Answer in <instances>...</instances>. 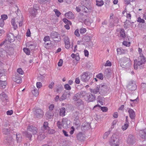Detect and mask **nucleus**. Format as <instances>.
<instances>
[{"label": "nucleus", "instance_id": "obj_53", "mask_svg": "<svg viewBox=\"0 0 146 146\" xmlns=\"http://www.w3.org/2000/svg\"><path fill=\"white\" fill-rule=\"evenodd\" d=\"M101 109L104 112H106L108 110L107 108L106 107H102Z\"/></svg>", "mask_w": 146, "mask_h": 146}, {"label": "nucleus", "instance_id": "obj_39", "mask_svg": "<svg viewBox=\"0 0 146 146\" xmlns=\"http://www.w3.org/2000/svg\"><path fill=\"white\" fill-rule=\"evenodd\" d=\"M120 35L121 37L124 38L125 37V31L124 29H121L120 31Z\"/></svg>", "mask_w": 146, "mask_h": 146}, {"label": "nucleus", "instance_id": "obj_62", "mask_svg": "<svg viewBox=\"0 0 146 146\" xmlns=\"http://www.w3.org/2000/svg\"><path fill=\"white\" fill-rule=\"evenodd\" d=\"M7 114L8 115H11L13 113V111L12 110H10L7 111Z\"/></svg>", "mask_w": 146, "mask_h": 146}, {"label": "nucleus", "instance_id": "obj_41", "mask_svg": "<svg viewBox=\"0 0 146 146\" xmlns=\"http://www.w3.org/2000/svg\"><path fill=\"white\" fill-rule=\"evenodd\" d=\"M99 88L98 87H97L96 88L94 89H91V92L95 94H97L99 91Z\"/></svg>", "mask_w": 146, "mask_h": 146}, {"label": "nucleus", "instance_id": "obj_22", "mask_svg": "<svg viewBox=\"0 0 146 146\" xmlns=\"http://www.w3.org/2000/svg\"><path fill=\"white\" fill-rule=\"evenodd\" d=\"M48 123L47 122H44V123L43 127L42 129L44 131H45V130H48L49 129V127L48 126Z\"/></svg>", "mask_w": 146, "mask_h": 146}, {"label": "nucleus", "instance_id": "obj_61", "mask_svg": "<svg viewBox=\"0 0 146 146\" xmlns=\"http://www.w3.org/2000/svg\"><path fill=\"white\" fill-rule=\"evenodd\" d=\"M58 127L59 129H61L62 125L60 121H58L57 123Z\"/></svg>", "mask_w": 146, "mask_h": 146}, {"label": "nucleus", "instance_id": "obj_45", "mask_svg": "<svg viewBox=\"0 0 146 146\" xmlns=\"http://www.w3.org/2000/svg\"><path fill=\"white\" fill-rule=\"evenodd\" d=\"M54 11L55 12V14L57 17H59L61 14L60 12L56 9H54Z\"/></svg>", "mask_w": 146, "mask_h": 146}, {"label": "nucleus", "instance_id": "obj_29", "mask_svg": "<svg viewBox=\"0 0 146 146\" xmlns=\"http://www.w3.org/2000/svg\"><path fill=\"white\" fill-rule=\"evenodd\" d=\"M32 92L34 96L36 97L39 94L38 90L35 87L34 88L33 90L32 91Z\"/></svg>", "mask_w": 146, "mask_h": 146}, {"label": "nucleus", "instance_id": "obj_36", "mask_svg": "<svg viewBox=\"0 0 146 146\" xmlns=\"http://www.w3.org/2000/svg\"><path fill=\"white\" fill-rule=\"evenodd\" d=\"M107 88V86L106 84L104 83H102L99 85V88L101 90L103 88Z\"/></svg>", "mask_w": 146, "mask_h": 146}, {"label": "nucleus", "instance_id": "obj_35", "mask_svg": "<svg viewBox=\"0 0 146 146\" xmlns=\"http://www.w3.org/2000/svg\"><path fill=\"white\" fill-rule=\"evenodd\" d=\"M104 98L102 97L101 96H99L97 98L98 102L100 103L101 105H102L103 104V100Z\"/></svg>", "mask_w": 146, "mask_h": 146}, {"label": "nucleus", "instance_id": "obj_51", "mask_svg": "<svg viewBox=\"0 0 146 146\" xmlns=\"http://www.w3.org/2000/svg\"><path fill=\"white\" fill-rule=\"evenodd\" d=\"M130 42H128L126 41H124L123 42V44L127 46H129L130 45Z\"/></svg>", "mask_w": 146, "mask_h": 146}, {"label": "nucleus", "instance_id": "obj_50", "mask_svg": "<svg viewBox=\"0 0 146 146\" xmlns=\"http://www.w3.org/2000/svg\"><path fill=\"white\" fill-rule=\"evenodd\" d=\"M50 36H45L44 38V42L46 41H50Z\"/></svg>", "mask_w": 146, "mask_h": 146}, {"label": "nucleus", "instance_id": "obj_16", "mask_svg": "<svg viewBox=\"0 0 146 146\" xmlns=\"http://www.w3.org/2000/svg\"><path fill=\"white\" fill-rule=\"evenodd\" d=\"M140 136L143 139L146 138V130H141L139 131Z\"/></svg>", "mask_w": 146, "mask_h": 146}, {"label": "nucleus", "instance_id": "obj_40", "mask_svg": "<svg viewBox=\"0 0 146 146\" xmlns=\"http://www.w3.org/2000/svg\"><path fill=\"white\" fill-rule=\"evenodd\" d=\"M129 124L127 123H125V124L122 126L121 129L123 131L126 130L128 127L129 126Z\"/></svg>", "mask_w": 146, "mask_h": 146}, {"label": "nucleus", "instance_id": "obj_13", "mask_svg": "<svg viewBox=\"0 0 146 146\" xmlns=\"http://www.w3.org/2000/svg\"><path fill=\"white\" fill-rule=\"evenodd\" d=\"M117 54L120 55L125 54L127 52V50L123 49L121 48H117Z\"/></svg>", "mask_w": 146, "mask_h": 146}, {"label": "nucleus", "instance_id": "obj_49", "mask_svg": "<svg viewBox=\"0 0 146 146\" xmlns=\"http://www.w3.org/2000/svg\"><path fill=\"white\" fill-rule=\"evenodd\" d=\"M86 29L85 28H82L80 30V32L81 34H83L85 33L86 31Z\"/></svg>", "mask_w": 146, "mask_h": 146}, {"label": "nucleus", "instance_id": "obj_27", "mask_svg": "<svg viewBox=\"0 0 146 146\" xmlns=\"http://www.w3.org/2000/svg\"><path fill=\"white\" fill-rule=\"evenodd\" d=\"M7 83L5 81L0 80V87L2 88H4L6 86Z\"/></svg>", "mask_w": 146, "mask_h": 146}, {"label": "nucleus", "instance_id": "obj_38", "mask_svg": "<svg viewBox=\"0 0 146 146\" xmlns=\"http://www.w3.org/2000/svg\"><path fill=\"white\" fill-rule=\"evenodd\" d=\"M10 131L9 129L4 128L3 129V133L5 134H8L10 133Z\"/></svg>", "mask_w": 146, "mask_h": 146}, {"label": "nucleus", "instance_id": "obj_20", "mask_svg": "<svg viewBox=\"0 0 146 146\" xmlns=\"http://www.w3.org/2000/svg\"><path fill=\"white\" fill-rule=\"evenodd\" d=\"M37 10L34 8H32L31 9L30 13L31 16L35 17L36 15Z\"/></svg>", "mask_w": 146, "mask_h": 146}, {"label": "nucleus", "instance_id": "obj_30", "mask_svg": "<svg viewBox=\"0 0 146 146\" xmlns=\"http://www.w3.org/2000/svg\"><path fill=\"white\" fill-rule=\"evenodd\" d=\"M68 121H66L65 120H62V126L64 127L65 128H67L68 127V125L67 124Z\"/></svg>", "mask_w": 146, "mask_h": 146}, {"label": "nucleus", "instance_id": "obj_26", "mask_svg": "<svg viewBox=\"0 0 146 146\" xmlns=\"http://www.w3.org/2000/svg\"><path fill=\"white\" fill-rule=\"evenodd\" d=\"M88 0H85L83 1L82 2L81 4H83V6L84 7H86V8L87 9V10H88L89 11H91L92 10V8L90 7H86V3H88Z\"/></svg>", "mask_w": 146, "mask_h": 146}, {"label": "nucleus", "instance_id": "obj_19", "mask_svg": "<svg viewBox=\"0 0 146 146\" xmlns=\"http://www.w3.org/2000/svg\"><path fill=\"white\" fill-rule=\"evenodd\" d=\"M59 36H60L59 35L55 32H52L50 34L51 37L53 39L58 38Z\"/></svg>", "mask_w": 146, "mask_h": 146}, {"label": "nucleus", "instance_id": "obj_12", "mask_svg": "<svg viewBox=\"0 0 146 146\" xmlns=\"http://www.w3.org/2000/svg\"><path fill=\"white\" fill-rule=\"evenodd\" d=\"M82 92H78L77 93L75 94L73 97V100L75 101H76L79 99L80 98V94H83Z\"/></svg>", "mask_w": 146, "mask_h": 146}, {"label": "nucleus", "instance_id": "obj_28", "mask_svg": "<svg viewBox=\"0 0 146 146\" xmlns=\"http://www.w3.org/2000/svg\"><path fill=\"white\" fill-rule=\"evenodd\" d=\"M75 103L76 105L77 106H79L84 104L83 101L80 99L75 101Z\"/></svg>", "mask_w": 146, "mask_h": 146}, {"label": "nucleus", "instance_id": "obj_64", "mask_svg": "<svg viewBox=\"0 0 146 146\" xmlns=\"http://www.w3.org/2000/svg\"><path fill=\"white\" fill-rule=\"evenodd\" d=\"M75 82L77 84H79L80 82V79L78 77L76 78Z\"/></svg>", "mask_w": 146, "mask_h": 146}, {"label": "nucleus", "instance_id": "obj_31", "mask_svg": "<svg viewBox=\"0 0 146 146\" xmlns=\"http://www.w3.org/2000/svg\"><path fill=\"white\" fill-rule=\"evenodd\" d=\"M6 141L9 143H11L13 142V140L11 137L10 136H8L6 139Z\"/></svg>", "mask_w": 146, "mask_h": 146}, {"label": "nucleus", "instance_id": "obj_63", "mask_svg": "<svg viewBox=\"0 0 146 146\" xmlns=\"http://www.w3.org/2000/svg\"><path fill=\"white\" fill-rule=\"evenodd\" d=\"M4 25V21L3 19H0V26L3 27Z\"/></svg>", "mask_w": 146, "mask_h": 146}, {"label": "nucleus", "instance_id": "obj_17", "mask_svg": "<svg viewBox=\"0 0 146 146\" xmlns=\"http://www.w3.org/2000/svg\"><path fill=\"white\" fill-rule=\"evenodd\" d=\"M128 112L129 113L130 118L131 119H134L135 117V113L133 110L131 109H129L128 110Z\"/></svg>", "mask_w": 146, "mask_h": 146}, {"label": "nucleus", "instance_id": "obj_32", "mask_svg": "<svg viewBox=\"0 0 146 146\" xmlns=\"http://www.w3.org/2000/svg\"><path fill=\"white\" fill-rule=\"evenodd\" d=\"M40 135L38 136V139L39 140H42L44 139L45 136H44V133H39Z\"/></svg>", "mask_w": 146, "mask_h": 146}, {"label": "nucleus", "instance_id": "obj_2", "mask_svg": "<svg viewBox=\"0 0 146 146\" xmlns=\"http://www.w3.org/2000/svg\"><path fill=\"white\" fill-rule=\"evenodd\" d=\"M92 74L88 72L83 73L80 76L81 80L83 82L87 83L90 80L92 76Z\"/></svg>", "mask_w": 146, "mask_h": 146}, {"label": "nucleus", "instance_id": "obj_24", "mask_svg": "<svg viewBox=\"0 0 146 146\" xmlns=\"http://www.w3.org/2000/svg\"><path fill=\"white\" fill-rule=\"evenodd\" d=\"M65 109L64 108H62L60 109L59 114L62 117L65 115Z\"/></svg>", "mask_w": 146, "mask_h": 146}, {"label": "nucleus", "instance_id": "obj_8", "mask_svg": "<svg viewBox=\"0 0 146 146\" xmlns=\"http://www.w3.org/2000/svg\"><path fill=\"white\" fill-rule=\"evenodd\" d=\"M27 130L28 131L31 132L33 135L36 134L37 132V128L32 125L28 126Z\"/></svg>", "mask_w": 146, "mask_h": 146}, {"label": "nucleus", "instance_id": "obj_59", "mask_svg": "<svg viewBox=\"0 0 146 146\" xmlns=\"http://www.w3.org/2000/svg\"><path fill=\"white\" fill-rule=\"evenodd\" d=\"M54 84V83L53 82H52L48 86V88L50 89H52Z\"/></svg>", "mask_w": 146, "mask_h": 146}, {"label": "nucleus", "instance_id": "obj_1", "mask_svg": "<svg viewBox=\"0 0 146 146\" xmlns=\"http://www.w3.org/2000/svg\"><path fill=\"white\" fill-rule=\"evenodd\" d=\"M146 61V58L143 54H141L138 58V61L135 59L134 61V67L135 69H137L138 67H142Z\"/></svg>", "mask_w": 146, "mask_h": 146}, {"label": "nucleus", "instance_id": "obj_58", "mask_svg": "<svg viewBox=\"0 0 146 146\" xmlns=\"http://www.w3.org/2000/svg\"><path fill=\"white\" fill-rule=\"evenodd\" d=\"M63 60L62 59H60L58 63V65L59 66H62L63 63Z\"/></svg>", "mask_w": 146, "mask_h": 146}, {"label": "nucleus", "instance_id": "obj_60", "mask_svg": "<svg viewBox=\"0 0 146 146\" xmlns=\"http://www.w3.org/2000/svg\"><path fill=\"white\" fill-rule=\"evenodd\" d=\"M26 136L27 137L31 139L32 137V135H31V134L29 133H27L26 134Z\"/></svg>", "mask_w": 146, "mask_h": 146}, {"label": "nucleus", "instance_id": "obj_33", "mask_svg": "<svg viewBox=\"0 0 146 146\" xmlns=\"http://www.w3.org/2000/svg\"><path fill=\"white\" fill-rule=\"evenodd\" d=\"M11 23L14 30H15L17 28V26L15 23L14 19H12L11 20Z\"/></svg>", "mask_w": 146, "mask_h": 146}, {"label": "nucleus", "instance_id": "obj_7", "mask_svg": "<svg viewBox=\"0 0 146 146\" xmlns=\"http://www.w3.org/2000/svg\"><path fill=\"white\" fill-rule=\"evenodd\" d=\"M127 87L130 90H134L136 89L137 86L134 81L130 82Z\"/></svg>", "mask_w": 146, "mask_h": 146}, {"label": "nucleus", "instance_id": "obj_43", "mask_svg": "<svg viewBox=\"0 0 146 146\" xmlns=\"http://www.w3.org/2000/svg\"><path fill=\"white\" fill-rule=\"evenodd\" d=\"M67 98L66 95V94H64L60 98L59 100L60 101H62L65 100Z\"/></svg>", "mask_w": 146, "mask_h": 146}, {"label": "nucleus", "instance_id": "obj_37", "mask_svg": "<svg viewBox=\"0 0 146 146\" xmlns=\"http://www.w3.org/2000/svg\"><path fill=\"white\" fill-rule=\"evenodd\" d=\"M64 40L65 44L70 43L69 38L67 36L65 35L64 36Z\"/></svg>", "mask_w": 146, "mask_h": 146}, {"label": "nucleus", "instance_id": "obj_57", "mask_svg": "<svg viewBox=\"0 0 146 146\" xmlns=\"http://www.w3.org/2000/svg\"><path fill=\"white\" fill-rule=\"evenodd\" d=\"M74 34L77 36H80V34L79 33V30L78 29L76 30L74 32Z\"/></svg>", "mask_w": 146, "mask_h": 146}, {"label": "nucleus", "instance_id": "obj_5", "mask_svg": "<svg viewBox=\"0 0 146 146\" xmlns=\"http://www.w3.org/2000/svg\"><path fill=\"white\" fill-rule=\"evenodd\" d=\"M136 139L135 137L131 134H129L127 137V142L129 144L133 145L135 142Z\"/></svg>", "mask_w": 146, "mask_h": 146}, {"label": "nucleus", "instance_id": "obj_56", "mask_svg": "<svg viewBox=\"0 0 146 146\" xmlns=\"http://www.w3.org/2000/svg\"><path fill=\"white\" fill-rule=\"evenodd\" d=\"M7 16L6 15H3L1 16V19L3 21L6 20L7 18Z\"/></svg>", "mask_w": 146, "mask_h": 146}, {"label": "nucleus", "instance_id": "obj_44", "mask_svg": "<svg viewBox=\"0 0 146 146\" xmlns=\"http://www.w3.org/2000/svg\"><path fill=\"white\" fill-rule=\"evenodd\" d=\"M110 133V131H108L106 132L103 136V138L104 139H106L108 137V136L109 135Z\"/></svg>", "mask_w": 146, "mask_h": 146}, {"label": "nucleus", "instance_id": "obj_18", "mask_svg": "<svg viewBox=\"0 0 146 146\" xmlns=\"http://www.w3.org/2000/svg\"><path fill=\"white\" fill-rule=\"evenodd\" d=\"M77 138L78 140L80 141L85 140V137L83 136V134L81 132H80L77 134Z\"/></svg>", "mask_w": 146, "mask_h": 146}, {"label": "nucleus", "instance_id": "obj_3", "mask_svg": "<svg viewBox=\"0 0 146 146\" xmlns=\"http://www.w3.org/2000/svg\"><path fill=\"white\" fill-rule=\"evenodd\" d=\"M120 141L118 136L115 134H114L111 137L110 143L112 146H119Z\"/></svg>", "mask_w": 146, "mask_h": 146}, {"label": "nucleus", "instance_id": "obj_42", "mask_svg": "<svg viewBox=\"0 0 146 146\" xmlns=\"http://www.w3.org/2000/svg\"><path fill=\"white\" fill-rule=\"evenodd\" d=\"M24 52L27 55H29L30 53V51L29 49L26 48H24L23 49Z\"/></svg>", "mask_w": 146, "mask_h": 146}, {"label": "nucleus", "instance_id": "obj_11", "mask_svg": "<svg viewBox=\"0 0 146 146\" xmlns=\"http://www.w3.org/2000/svg\"><path fill=\"white\" fill-rule=\"evenodd\" d=\"M12 54L11 50H8L6 51L3 50L2 52H0V56H5V55L7 56L8 55H10Z\"/></svg>", "mask_w": 146, "mask_h": 146}, {"label": "nucleus", "instance_id": "obj_23", "mask_svg": "<svg viewBox=\"0 0 146 146\" xmlns=\"http://www.w3.org/2000/svg\"><path fill=\"white\" fill-rule=\"evenodd\" d=\"M111 70L110 69H107L105 70L104 72V76L109 77L111 74Z\"/></svg>", "mask_w": 146, "mask_h": 146}, {"label": "nucleus", "instance_id": "obj_9", "mask_svg": "<svg viewBox=\"0 0 146 146\" xmlns=\"http://www.w3.org/2000/svg\"><path fill=\"white\" fill-rule=\"evenodd\" d=\"M86 96L87 97L88 101L89 102H93L95 99V96L91 93L87 94Z\"/></svg>", "mask_w": 146, "mask_h": 146}, {"label": "nucleus", "instance_id": "obj_15", "mask_svg": "<svg viewBox=\"0 0 146 146\" xmlns=\"http://www.w3.org/2000/svg\"><path fill=\"white\" fill-rule=\"evenodd\" d=\"M8 40L9 42H13L15 39V37L12 33H10L7 36Z\"/></svg>", "mask_w": 146, "mask_h": 146}, {"label": "nucleus", "instance_id": "obj_14", "mask_svg": "<svg viewBox=\"0 0 146 146\" xmlns=\"http://www.w3.org/2000/svg\"><path fill=\"white\" fill-rule=\"evenodd\" d=\"M65 17L70 19H73L74 18V15L72 12L69 11L65 14Z\"/></svg>", "mask_w": 146, "mask_h": 146}, {"label": "nucleus", "instance_id": "obj_6", "mask_svg": "<svg viewBox=\"0 0 146 146\" xmlns=\"http://www.w3.org/2000/svg\"><path fill=\"white\" fill-rule=\"evenodd\" d=\"M34 113L35 116L37 118L42 117L44 115L43 111L40 109H36Z\"/></svg>", "mask_w": 146, "mask_h": 146}, {"label": "nucleus", "instance_id": "obj_25", "mask_svg": "<svg viewBox=\"0 0 146 146\" xmlns=\"http://www.w3.org/2000/svg\"><path fill=\"white\" fill-rule=\"evenodd\" d=\"M7 96L6 94L4 92H2L0 94V98L3 101L7 99Z\"/></svg>", "mask_w": 146, "mask_h": 146}, {"label": "nucleus", "instance_id": "obj_48", "mask_svg": "<svg viewBox=\"0 0 146 146\" xmlns=\"http://www.w3.org/2000/svg\"><path fill=\"white\" fill-rule=\"evenodd\" d=\"M111 66V62L109 60H107L104 65L105 66Z\"/></svg>", "mask_w": 146, "mask_h": 146}, {"label": "nucleus", "instance_id": "obj_52", "mask_svg": "<svg viewBox=\"0 0 146 146\" xmlns=\"http://www.w3.org/2000/svg\"><path fill=\"white\" fill-rule=\"evenodd\" d=\"M17 72L20 74L22 75L23 74V71L21 68H19L17 69Z\"/></svg>", "mask_w": 146, "mask_h": 146}, {"label": "nucleus", "instance_id": "obj_46", "mask_svg": "<svg viewBox=\"0 0 146 146\" xmlns=\"http://www.w3.org/2000/svg\"><path fill=\"white\" fill-rule=\"evenodd\" d=\"M96 77L101 80H102L103 79V75L102 73H100L97 75Z\"/></svg>", "mask_w": 146, "mask_h": 146}, {"label": "nucleus", "instance_id": "obj_4", "mask_svg": "<svg viewBox=\"0 0 146 146\" xmlns=\"http://www.w3.org/2000/svg\"><path fill=\"white\" fill-rule=\"evenodd\" d=\"M121 66L123 68H127L130 66L131 61L129 58L123 57L121 58Z\"/></svg>", "mask_w": 146, "mask_h": 146}, {"label": "nucleus", "instance_id": "obj_21", "mask_svg": "<svg viewBox=\"0 0 146 146\" xmlns=\"http://www.w3.org/2000/svg\"><path fill=\"white\" fill-rule=\"evenodd\" d=\"M46 115L48 119H51L52 118L53 114L51 111H49L46 112Z\"/></svg>", "mask_w": 146, "mask_h": 146}, {"label": "nucleus", "instance_id": "obj_34", "mask_svg": "<svg viewBox=\"0 0 146 146\" xmlns=\"http://www.w3.org/2000/svg\"><path fill=\"white\" fill-rule=\"evenodd\" d=\"M96 5L100 7L103 5L104 4V2L103 0L98 1L96 0Z\"/></svg>", "mask_w": 146, "mask_h": 146}, {"label": "nucleus", "instance_id": "obj_10", "mask_svg": "<svg viewBox=\"0 0 146 146\" xmlns=\"http://www.w3.org/2000/svg\"><path fill=\"white\" fill-rule=\"evenodd\" d=\"M13 80L18 84L21 83L22 82L21 78L18 74H16L15 76L13 78Z\"/></svg>", "mask_w": 146, "mask_h": 146}, {"label": "nucleus", "instance_id": "obj_54", "mask_svg": "<svg viewBox=\"0 0 146 146\" xmlns=\"http://www.w3.org/2000/svg\"><path fill=\"white\" fill-rule=\"evenodd\" d=\"M64 88L66 90H70L71 89V87L68 84H66L65 85Z\"/></svg>", "mask_w": 146, "mask_h": 146}, {"label": "nucleus", "instance_id": "obj_55", "mask_svg": "<svg viewBox=\"0 0 146 146\" xmlns=\"http://www.w3.org/2000/svg\"><path fill=\"white\" fill-rule=\"evenodd\" d=\"M36 86L37 88H40L42 86V84L40 82H37L36 84Z\"/></svg>", "mask_w": 146, "mask_h": 146}, {"label": "nucleus", "instance_id": "obj_47", "mask_svg": "<svg viewBox=\"0 0 146 146\" xmlns=\"http://www.w3.org/2000/svg\"><path fill=\"white\" fill-rule=\"evenodd\" d=\"M138 22L141 23H144L145 22L144 20L142 19H141L140 17H138L137 18V20Z\"/></svg>", "mask_w": 146, "mask_h": 146}]
</instances>
